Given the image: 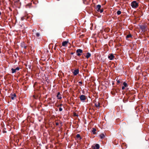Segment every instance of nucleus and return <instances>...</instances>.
I'll use <instances>...</instances> for the list:
<instances>
[{
	"label": "nucleus",
	"mask_w": 149,
	"mask_h": 149,
	"mask_svg": "<svg viewBox=\"0 0 149 149\" xmlns=\"http://www.w3.org/2000/svg\"><path fill=\"white\" fill-rule=\"evenodd\" d=\"M132 7L133 8H137L138 6V3H137L136 1H133L131 3V4Z\"/></svg>",
	"instance_id": "nucleus-2"
},
{
	"label": "nucleus",
	"mask_w": 149,
	"mask_h": 149,
	"mask_svg": "<svg viewBox=\"0 0 149 149\" xmlns=\"http://www.w3.org/2000/svg\"><path fill=\"white\" fill-rule=\"evenodd\" d=\"M62 110V109L61 107H60L59 108V111H61Z\"/></svg>",
	"instance_id": "nucleus-28"
},
{
	"label": "nucleus",
	"mask_w": 149,
	"mask_h": 149,
	"mask_svg": "<svg viewBox=\"0 0 149 149\" xmlns=\"http://www.w3.org/2000/svg\"><path fill=\"white\" fill-rule=\"evenodd\" d=\"M96 130L94 128H93V130H92V132L93 134H95L96 133Z\"/></svg>",
	"instance_id": "nucleus-18"
},
{
	"label": "nucleus",
	"mask_w": 149,
	"mask_h": 149,
	"mask_svg": "<svg viewBox=\"0 0 149 149\" xmlns=\"http://www.w3.org/2000/svg\"><path fill=\"white\" fill-rule=\"evenodd\" d=\"M68 42V41H65L63 42L62 43V46L65 47L67 45Z\"/></svg>",
	"instance_id": "nucleus-11"
},
{
	"label": "nucleus",
	"mask_w": 149,
	"mask_h": 149,
	"mask_svg": "<svg viewBox=\"0 0 149 149\" xmlns=\"http://www.w3.org/2000/svg\"><path fill=\"white\" fill-rule=\"evenodd\" d=\"M16 70H19V67H17L15 69Z\"/></svg>",
	"instance_id": "nucleus-26"
},
{
	"label": "nucleus",
	"mask_w": 149,
	"mask_h": 149,
	"mask_svg": "<svg viewBox=\"0 0 149 149\" xmlns=\"http://www.w3.org/2000/svg\"><path fill=\"white\" fill-rule=\"evenodd\" d=\"M76 137L77 138H80V139H81V138L80 137V136L79 134H77L76 135Z\"/></svg>",
	"instance_id": "nucleus-22"
},
{
	"label": "nucleus",
	"mask_w": 149,
	"mask_h": 149,
	"mask_svg": "<svg viewBox=\"0 0 149 149\" xmlns=\"http://www.w3.org/2000/svg\"><path fill=\"white\" fill-rule=\"evenodd\" d=\"M19 1V0H17L16 1L17 2L18 1Z\"/></svg>",
	"instance_id": "nucleus-33"
},
{
	"label": "nucleus",
	"mask_w": 149,
	"mask_h": 149,
	"mask_svg": "<svg viewBox=\"0 0 149 149\" xmlns=\"http://www.w3.org/2000/svg\"><path fill=\"white\" fill-rule=\"evenodd\" d=\"M132 36V35L131 34L128 35L126 36V39H127L128 38L131 37Z\"/></svg>",
	"instance_id": "nucleus-19"
},
{
	"label": "nucleus",
	"mask_w": 149,
	"mask_h": 149,
	"mask_svg": "<svg viewBox=\"0 0 149 149\" xmlns=\"http://www.w3.org/2000/svg\"><path fill=\"white\" fill-rule=\"evenodd\" d=\"M120 90V88H117L115 89L114 91L116 92V93H118L119 91Z\"/></svg>",
	"instance_id": "nucleus-16"
},
{
	"label": "nucleus",
	"mask_w": 149,
	"mask_h": 149,
	"mask_svg": "<svg viewBox=\"0 0 149 149\" xmlns=\"http://www.w3.org/2000/svg\"><path fill=\"white\" fill-rule=\"evenodd\" d=\"M79 83L81 84H82V81H79Z\"/></svg>",
	"instance_id": "nucleus-30"
},
{
	"label": "nucleus",
	"mask_w": 149,
	"mask_h": 149,
	"mask_svg": "<svg viewBox=\"0 0 149 149\" xmlns=\"http://www.w3.org/2000/svg\"><path fill=\"white\" fill-rule=\"evenodd\" d=\"M74 116H76V114H74Z\"/></svg>",
	"instance_id": "nucleus-36"
},
{
	"label": "nucleus",
	"mask_w": 149,
	"mask_h": 149,
	"mask_svg": "<svg viewBox=\"0 0 149 149\" xmlns=\"http://www.w3.org/2000/svg\"><path fill=\"white\" fill-rule=\"evenodd\" d=\"M116 81L117 82V83L118 84H119L120 83L122 82L121 81H120V80L119 79H118V78L116 79Z\"/></svg>",
	"instance_id": "nucleus-23"
},
{
	"label": "nucleus",
	"mask_w": 149,
	"mask_h": 149,
	"mask_svg": "<svg viewBox=\"0 0 149 149\" xmlns=\"http://www.w3.org/2000/svg\"><path fill=\"white\" fill-rule=\"evenodd\" d=\"M95 106L97 108H99L100 105V103H94Z\"/></svg>",
	"instance_id": "nucleus-13"
},
{
	"label": "nucleus",
	"mask_w": 149,
	"mask_h": 149,
	"mask_svg": "<svg viewBox=\"0 0 149 149\" xmlns=\"http://www.w3.org/2000/svg\"><path fill=\"white\" fill-rule=\"evenodd\" d=\"M101 6L100 5H98L97 6L95 9L97 11L100 12L101 13H102L103 11V8L101 9Z\"/></svg>",
	"instance_id": "nucleus-1"
},
{
	"label": "nucleus",
	"mask_w": 149,
	"mask_h": 149,
	"mask_svg": "<svg viewBox=\"0 0 149 149\" xmlns=\"http://www.w3.org/2000/svg\"><path fill=\"white\" fill-rule=\"evenodd\" d=\"M115 58V56L112 54H109L108 56V58L110 60H112L114 59Z\"/></svg>",
	"instance_id": "nucleus-6"
},
{
	"label": "nucleus",
	"mask_w": 149,
	"mask_h": 149,
	"mask_svg": "<svg viewBox=\"0 0 149 149\" xmlns=\"http://www.w3.org/2000/svg\"><path fill=\"white\" fill-rule=\"evenodd\" d=\"M56 125H58V123H56Z\"/></svg>",
	"instance_id": "nucleus-32"
},
{
	"label": "nucleus",
	"mask_w": 149,
	"mask_h": 149,
	"mask_svg": "<svg viewBox=\"0 0 149 149\" xmlns=\"http://www.w3.org/2000/svg\"><path fill=\"white\" fill-rule=\"evenodd\" d=\"M61 105H62V104H61L60 105V106H61Z\"/></svg>",
	"instance_id": "nucleus-34"
},
{
	"label": "nucleus",
	"mask_w": 149,
	"mask_h": 149,
	"mask_svg": "<svg viewBox=\"0 0 149 149\" xmlns=\"http://www.w3.org/2000/svg\"><path fill=\"white\" fill-rule=\"evenodd\" d=\"M61 96V94L60 92L58 93L56 97L58 99H61L62 98Z\"/></svg>",
	"instance_id": "nucleus-10"
},
{
	"label": "nucleus",
	"mask_w": 149,
	"mask_h": 149,
	"mask_svg": "<svg viewBox=\"0 0 149 149\" xmlns=\"http://www.w3.org/2000/svg\"><path fill=\"white\" fill-rule=\"evenodd\" d=\"M82 58H84V56H82Z\"/></svg>",
	"instance_id": "nucleus-35"
},
{
	"label": "nucleus",
	"mask_w": 149,
	"mask_h": 149,
	"mask_svg": "<svg viewBox=\"0 0 149 149\" xmlns=\"http://www.w3.org/2000/svg\"><path fill=\"white\" fill-rule=\"evenodd\" d=\"M21 46L22 47H23L24 49H26L27 47V46H26L24 42H23L21 44Z\"/></svg>",
	"instance_id": "nucleus-12"
},
{
	"label": "nucleus",
	"mask_w": 149,
	"mask_h": 149,
	"mask_svg": "<svg viewBox=\"0 0 149 149\" xmlns=\"http://www.w3.org/2000/svg\"><path fill=\"white\" fill-rule=\"evenodd\" d=\"M11 71L12 73H14L16 72V70L15 69L13 68L11 69Z\"/></svg>",
	"instance_id": "nucleus-20"
},
{
	"label": "nucleus",
	"mask_w": 149,
	"mask_h": 149,
	"mask_svg": "<svg viewBox=\"0 0 149 149\" xmlns=\"http://www.w3.org/2000/svg\"><path fill=\"white\" fill-rule=\"evenodd\" d=\"M140 29L143 31H145L146 30V26L145 25H139Z\"/></svg>",
	"instance_id": "nucleus-3"
},
{
	"label": "nucleus",
	"mask_w": 149,
	"mask_h": 149,
	"mask_svg": "<svg viewBox=\"0 0 149 149\" xmlns=\"http://www.w3.org/2000/svg\"><path fill=\"white\" fill-rule=\"evenodd\" d=\"M117 14L118 15H120V14H121V12L120 11V10H118L117 11Z\"/></svg>",
	"instance_id": "nucleus-24"
},
{
	"label": "nucleus",
	"mask_w": 149,
	"mask_h": 149,
	"mask_svg": "<svg viewBox=\"0 0 149 149\" xmlns=\"http://www.w3.org/2000/svg\"><path fill=\"white\" fill-rule=\"evenodd\" d=\"M21 20H24V17H22L21 18Z\"/></svg>",
	"instance_id": "nucleus-29"
},
{
	"label": "nucleus",
	"mask_w": 149,
	"mask_h": 149,
	"mask_svg": "<svg viewBox=\"0 0 149 149\" xmlns=\"http://www.w3.org/2000/svg\"><path fill=\"white\" fill-rule=\"evenodd\" d=\"M74 54V53L73 52H72V53H71V54H72V55L73 54Z\"/></svg>",
	"instance_id": "nucleus-31"
},
{
	"label": "nucleus",
	"mask_w": 149,
	"mask_h": 149,
	"mask_svg": "<svg viewBox=\"0 0 149 149\" xmlns=\"http://www.w3.org/2000/svg\"><path fill=\"white\" fill-rule=\"evenodd\" d=\"M83 51L81 49H78L76 50L77 55L78 56H80L82 53Z\"/></svg>",
	"instance_id": "nucleus-4"
},
{
	"label": "nucleus",
	"mask_w": 149,
	"mask_h": 149,
	"mask_svg": "<svg viewBox=\"0 0 149 149\" xmlns=\"http://www.w3.org/2000/svg\"><path fill=\"white\" fill-rule=\"evenodd\" d=\"M99 136L101 139H103L105 137V134H104L102 133L99 135Z\"/></svg>",
	"instance_id": "nucleus-15"
},
{
	"label": "nucleus",
	"mask_w": 149,
	"mask_h": 149,
	"mask_svg": "<svg viewBox=\"0 0 149 149\" xmlns=\"http://www.w3.org/2000/svg\"><path fill=\"white\" fill-rule=\"evenodd\" d=\"M92 148L93 149H99L100 147L99 145L98 144H96L94 146H92Z\"/></svg>",
	"instance_id": "nucleus-9"
},
{
	"label": "nucleus",
	"mask_w": 149,
	"mask_h": 149,
	"mask_svg": "<svg viewBox=\"0 0 149 149\" xmlns=\"http://www.w3.org/2000/svg\"><path fill=\"white\" fill-rule=\"evenodd\" d=\"M79 97L81 101H83L86 100V96L84 95H81Z\"/></svg>",
	"instance_id": "nucleus-5"
},
{
	"label": "nucleus",
	"mask_w": 149,
	"mask_h": 149,
	"mask_svg": "<svg viewBox=\"0 0 149 149\" xmlns=\"http://www.w3.org/2000/svg\"><path fill=\"white\" fill-rule=\"evenodd\" d=\"M115 92H116L114 91H111V93L112 95H115L116 94Z\"/></svg>",
	"instance_id": "nucleus-21"
},
{
	"label": "nucleus",
	"mask_w": 149,
	"mask_h": 149,
	"mask_svg": "<svg viewBox=\"0 0 149 149\" xmlns=\"http://www.w3.org/2000/svg\"><path fill=\"white\" fill-rule=\"evenodd\" d=\"M123 86H125V87H127L128 86V85L125 82H124L123 83Z\"/></svg>",
	"instance_id": "nucleus-17"
},
{
	"label": "nucleus",
	"mask_w": 149,
	"mask_h": 149,
	"mask_svg": "<svg viewBox=\"0 0 149 149\" xmlns=\"http://www.w3.org/2000/svg\"><path fill=\"white\" fill-rule=\"evenodd\" d=\"M36 36L37 37H39L40 36V34L39 33H36Z\"/></svg>",
	"instance_id": "nucleus-25"
},
{
	"label": "nucleus",
	"mask_w": 149,
	"mask_h": 149,
	"mask_svg": "<svg viewBox=\"0 0 149 149\" xmlns=\"http://www.w3.org/2000/svg\"><path fill=\"white\" fill-rule=\"evenodd\" d=\"M91 56V54L89 52H88L86 54V58H89Z\"/></svg>",
	"instance_id": "nucleus-14"
},
{
	"label": "nucleus",
	"mask_w": 149,
	"mask_h": 149,
	"mask_svg": "<svg viewBox=\"0 0 149 149\" xmlns=\"http://www.w3.org/2000/svg\"><path fill=\"white\" fill-rule=\"evenodd\" d=\"M73 73L74 75L75 76L77 75L79 73V69H77L74 70Z\"/></svg>",
	"instance_id": "nucleus-8"
},
{
	"label": "nucleus",
	"mask_w": 149,
	"mask_h": 149,
	"mask_svg": "<svg viewBox=\"0 0 149 149\" xmlns=\"http://www.w3.org/2000/svg\"><path fill=\"white\" fill-rule=\"evenodd\" d=\"M125 87L123 86L122 87V89L123 90L125 89Z\"/></svg>",
	"instance_id": "nucleus-27"
},
{
	"label": "nucleus",
	"mask_w": 149,
	"mask_h": 149,
	"mask_svg": "<svg viewBox=\"0 0 149 149\" xmlns=\"http://www.w3.org/2000/svg\"><path fill=\"white\" fill-rule=\"evenodd\" d=\"M10 98L12 100H15L16 99V94L14 93L13 94H11L10 96Z\"/></svg>",
	"instance_id": "nucleus-7"
}]
</instances>
